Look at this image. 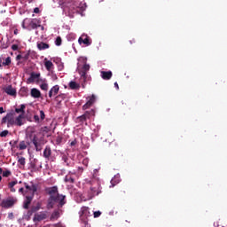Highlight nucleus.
<instances>
[{
    "label": "nucleus",
    "mask_w": 227,
    "mask_h": 227,
    "mask_svg": "<svg viewBox=\"0 0 227 227\" xmlns=\"http://www.w3.org/2000/svg\"><path fill=\"white\" fill-rule=\"evenodd\" d=\"M47 194H49L47 208H54V205L57 204L58 208H63L64 205H67V196L59 194L58 186H52L45 189Z\"/></svg>",
    "instance_id": "1"
},
{
    "label": "nucleus",
    "mask_w": 227,
    "mask_h": 227,
    "mask_svg": "<svg viewBox=\"0 0 227 227\" xmlns=\"http://www.w3.org/2000/svg\"><path fill=\"white\" fill-rule=\"evenodd\" d=\"M84 10H86V4H82L79 0H74L64 4V12L70 17H74L75 13H82Z\"/></svg>",
    "instance_id": "2"
},
{
    "label": "nucleus",
    "mask_w": 227,
    "mask_h": 227,
    "mask_svg": "<svg viewBox=\"0 0 227 227\" xmlns=\"http://www.w3.org/2000/svg\"><path fill=\"white\" fill-rule=\"evenodd\" d=\"M6 124L8 129L15 125V112L13 110H12L4 118H2L1 125H6Z\"/></svg>",
    "instance_id": "3"
},
{
    "label": "nucleus",
    "mask_w": 227,
    "mask_h": 227,
    "mask_svg": "<svg viewBox=\"0 0 227 227\" xmlns=\"http://www.w3.org/2000/svg\"><path fill=\"white\" fill-rule=\"evenodd\" d=\"M89 217H91V212H90V207L83 206L80 210V220L83 224L88 225Z\"/></svg>",
    "instance_id": "4"
},
{
    "label": "nucleus",
    "mask_w": 227,
    "mask_h": 227,
    "mask_svg": "<svg viewBox=\"0 0 227 227\" xmlns=\"http://www.w3.org/2000/svg\"><path fill=\"white\" fill-rule=\"evenodd\" d=\"M31 141L35 148V151L42 152L43 146L45 145V139H43V137H38L35 135Z\"/></svg>",
    "instance_id": "5"
},
{
    "label": "nucleus",
    "mask_w": 227,
    "mask_h": 227,
    "mask_svg": "<svg viewBox=\"0 0 227 227\" xmlns=\"http://www.w3.org/2000/svg\"><path fill=\"white\" fill-rule=\"evenodd\" d=\"M18 200L16 197H8L5 200H3L1 202V207L3 208H12L16 203Z\"/></svg>",
    "instance_id": "6"
},
{
    "label": "nucleus",
    "mask_w": 227,
    "mask_h": 227,
    "mask_svg": "<svg viewBox=\"0 0 227 227\" xmlns=\"http://www.w3.org/2000/svg\"><path fill=\"white\" fill-rule=\"evenodd\" d=\"M102 192V188H100V185H97L96 187H90V189L88 191V199L93 200L95 196H98Z\"/></svg>",
    "instance_id": "7"
},
{
    "label": "nucleus",
    "mask_w": 227,
    "mask_h": 227,
    "mask_svg": "<svg viewBox=\"0 0 227 227\" xmlns=\"http://www.w3.org/2000/svg\"><path fill=\"white\" fill-rule=\"evenodd\" d=\"M42 208V202H37L35 205L31 206L30 209L27 212L26 217L31 219L33 214H36Z\"/></svg>",
    "instance_id": "8"
},
{
    "label": "nucleus",
    "mask_w": 227,
    "mask_h": 227,
    "mask_svg": "<svg viewBox=\"0 0 227 227\" xmlns=\"http://www.w3.org/2000/svg\"><path fill=\"white\" fill-rule=\"evenodd\" d=\"M88 72H90V64H84L79 70L81 79L83 81V82H86V79H88Z\"/></svg>",
    "instance_id": "9"
},
{
    "label": "nucleus",
    "mask_w": 227,
    "mask_h": 227,
    "mask_svg": "<svg viewBox=\"0 0 227 227\" xmlns=\"http://www.w3.org/2000/svg\"><path fill=\"white\" fill-rule=\"evenodd\" d=\"M48 217L47 211H43L40 213H35L33 218L34 223H40V221H43Z\"/></svg>",
    "instance_id": "10"
},
{
    "label": "nucleus",
    "mask_w": 227,
    "mask_h": 227,
    "mask_svg": "<svg viewBox=\"0 0 227 227\" xmlns=\"http://www.w3.org/2000/svg\"><path fill=\"white\" fill-rule=\"evenodd\" d=\"M33 198H35V195L33 194L26 196L23 202V208H25V210H29V206L31 205V201H33Z\"/></svg>",
    "instance_id": "11"
},
{
    "label": "nucleus",
    "mask_w": 227,
    "mask_h": 227,
    "mask_svg": "<svg viewBox=\"0 0 227 227\" xmlns=\"http://www.w3.org/2000/svg\"><path fill=\"white\" fill-rule=\"evenodd\" d=\"M28 24L32 29H38V27H42V21L37 19H33L28 21Z\"/></svg>",
    "instance_id": "12"
},
{
    "label": "nucleus",
    "mask_w": 227,
    "mask_h": 227,
    "mask_svg": "<svg viewBox=\"0 0 227 227\" xmlns=\"http://www.w3.org/2000/svg\"><path fill=\"white\" fill-rule=\"evenodd\" d=\"M78 42H79L80 44L83 43L87 47H89V45H91V39H90V36H88V35H82L78 39Z\"/></svg>",
    "instance_id": "13"
},
{
    "label": "nucleus",
    "mask_w": 227,
    "mask_h": 227,
    "mask_svg": "<svg viewBox=\"0 0 227 227\" xmlns=\"http://www.w3.org/2000/svg\"><path fill=\"white\" fill-rule=\"evenodd\" d=\"M20 59H21V61H20ZM27 59H29V53L19 54L16 57V61H20V63H24V62L27 61Z\"/></svg>",
    "instance_id": "14"
},
{
    "label": "nucleus",
    "mask_w": 227,
    "mask_h": 227,
    "mask_svg": "<svg viewBox=\"0 0 227 227\" xmlns=\"http://www.w3.org/2000/svg\"><path fill=\"white\" fill-rule=\"evenodd\" d=\"M4 91L7 95H10L11 97H15V95H17V90L12 85L5 87Z\"/></svg>",
    "instance_id": "15"
},
{
    "label": "nucleus",
    "mask_w": 227,
    "mask_h": 227,
    "mask_svg": "<svg viewBox=\"0 0 227 227\" xmlns=\"http://www.w3.org/2000/svg\"><path fill=\"white\" fill-rule=\"evenodd\" d=\"M58 93H59V85H55L49 91L50 98H52V97H56Z\"/></svg>",
    "instance_id": "16"
},
{
    "label": "nucleus",
    "mask_w": 227,
    "mask_h": 227,
    "mask_svg": "<svg viewBox=\"0 0 227 227\" xmlns=\"http://www.w3.org/2000/svg\"><path fill=\"white\" fill-rule=\"evenodd\" d=\"M23 118V114H19L16 118L14 117V125H16V127H22V125H24Z\"/></svg>",
    "instance_id": "17"
},
{
    "label": "nucleus",
    "mask_w": 227,
    "mask_h": 227,
    "mask_svg": "<svg viewBox=\"0 0 227 227\" xmlns=\"http://www.w3.org/2000/svg\"><path fill=\"white\" fill-rule=\"evenodd\" d=\"M24 185H25V189H27V191H30L32 192L31 194H33V196H35V192H36V191H38V185H36V184H32L30 186L27 183H25Z\"/></svg>",
    "instance_id": "18"
},
{
    "label": "nucleus",
    "mask_w": 227,
    "mask_h": 227,
    "mask_svg": "<svg viewBox=\"0 0 227 227\" xmlns=\"http://www.w3.org/2000/svg\"><path fill=\"white\" fill-rule=\"evenodd\" d=\"M101 77L104 79V81H109L111 77H113V72L111 71H101Z\"/></svg>",
    "instance_id": "19"
},
{
    "label": "nucleus",
    "mask_w": 227,
    "mask_h": 227,
    "mask_svg": "<svg viewBox=\"0 0 227 227\" xmlns=\"http://www.w3.org/2000/svg\"><path fill=\"white\" fill-rule=\"evenodd\" d=\"M83 116L85 117V120H87V121L88 120L91 121V119L95 116V110L91 109V110L86 111L83 114Z\"/></svg>",
    "instance_id": "20"
},
{
    "label": "nucleus",
    "mask_w": 227,
    "mask_h": 227,
    "mask_svg": "<svg viewBox=\"0 0 227 227\" xmlns=\"http://www.w3.org/2000/svg\"><path fill=\"white\" fill-rule=\"evenodd\" d=\"M76 122L80 123V125H85L88 127V120L83 114L76 118Z\"/></svg>",
    "instance_id": "21"
},
{
    "label": "nucleus",
    "mask_w": 227,
    "mask_h": 227,
    "mask_svg": "<svg viewBox=\"0 0 227 227\" xmlns=\"http://www.w3.org/2000/svg\"><path fill=\"white\" fill-rule=\"evenodd\" d=\"M51 155H52V150L51 149V146L47 145L43 151V157L49 160Z\"/></svg>",
    "instance_id": "22"
},
{
    "label": "nucleus",
    "mask_w": 227,
    "mask_h": 227,
    "mask_svg": "<svg viewBox=\"0 0 227 227\" xmlns=\"http://www.w3.org/2000/svg\"><path fill=\"white\" fill-rule=\"evenodd\" d=\"M26 105H20V107L15 108L14 114H26Z\"/></svg>",
    "instance_id": "23"
},
{
    "label": "nucleus",
    "mask_w": 227,
    "mask_h": 227,
    "mask_svg": "<svg viewBox=\"0 0 227 227\" xmlns=\"http://www.w3.org/2000/svg\"><path fill=\"white\" fill-rule=\"evenodd\" d=\"M31 97H33V98H40L42 97V92H40L38 89L34 88L31 90Z\"/></svg>",
    "instance_id": "24"
},
{
    "label": "nucleus",
    "mask_w": 227,
    "mask_h": 227,
    "mask_svg": "<svg viewBox=\"0 0 227 227\" xmlns=\"http://www.w3.org/2000/svg\"><path fill=\"white\" fill-rule=\"evenodd\" d=\"M64 181L66 182V184H74V183H75V178H74V177L72 176V174H67V175L65 176Z\"/></svg>",
    "instance_id": "25"
},
{
    "label": "nucleus",
    "mask_w": 227,
    "mask_h": 227,
    "mask_svg": "<svg viewBox=\"0 0 227 227\" xmlns=\"http://www.w3.org/2000/svg\"><path fill=\"white\" fill-rule=\"evenodd\" d=\"M59 212H61L59 208L54 210L50 217L51 221L58 219L59 217Z\"/></svg>",
    "instance_id": "26"
},
{
    "label": "nucleus",
    "mask_w": 227,
    "mask_h": 227,
    "mask_svg": "<svg viewBox=\"0 0 227 227\" xmlns=\"http://www.w3.org/2000/svg\"><path fill=\"white\" fill-rule=\"evenodd\" d=\"M40 77V73H31L30 77L28 78V82H35L36 79Z\"/></svg>",
    "instance_id": "27"
},
{
    "label": "nucleus",
    "mask_w": 227,
    "mask_h": 227,
    "mask_svg": "<svg viewBox=\"0 0 227 227\" xmlns=\"http://www.w3.org/2000/svg\"><path fill=\"white\" fill-rule=\"evenodd\" d=\"M49 43H47L41 42L37 43V49H39V51H45V49H49Z\"/></svg>",
    "instance_id": "28"
},
{
    "label": "nucleus",
    "mask_w": 227,
    "mask_h": 227,
    "mask_svg": "<svg viewBox=\"0 0 227 227\" xmlns=\"http://www.w3.org/2000/svg\"><path fill=\"white\" fill-rule=\"evenodd\" d=\"M69 88L70 90H79L81 88V85L74 81H71L69 82Z\"/></svg>",
    "instance_id": "29"
},
{
    "label": "nucleus",
    "mask_w": 227,
    "mask_h": 227,
    "mask_svg": "<svg viewBox=\"0 0 227 227\" xmlns=\"http://www.w3.org/2000/svg\"><path fill=\"white\" fill-rule=\"evenodd\" d=\"M27 145H29V142L20 141L19 145L20 150H26V148H27Z\"/></svg>",
    "instance_id": "30"
},
{
    "label": "nucleus",
    "mask_w": 227,
    "mask_h": 227,
    "mask_svg": "<svg viewBox=\"0 0 227 227\" xmlns=\"http://www.w3.org/2000/svg\"><path fill=\"white\" fill-rule=\"evenodd\" d=\"M44 67H45L46 70H51L52 68V67H54V64H52V61L47 60L44 63Z\"/></svg>",
    "instance_id": "31"
},
{
    "label": "nucleus",
    "mask_w": 227,
    "mask_h": 227,
    "mask_svg": "<svg viewBox=\"0 0 227 227\" xmlns=\"http://www.w3.org/2000/svg\"><path fill=\"white\" fill-rule=\"evenodd\" d=\"M4 67H10L12 65V57H7L3 62Z\"/></svg>",
    "instance_id": "32"
},
{
    "label": "nucleus",
    "mask_w": 227,
    "mask_h": 227,
    "mask_svg": "<svg viewBox=\"0 0 227 227\" xmlns=\"http://www.w3.org/2000/svg\"><path fill=\"white\" fill-rule=\"evenodd\" d=\"M87 99H88V102H90V105L93 106L95 104V100H96L95 95H92V96L87 98Z\"/></svg>",
    "instance_id": "33"
},
{
    "label": "nucleus",
    "mask_w": 227,
    "mask_h": 227,
    "mask_svg": "<svg viewBox=\"0 0 227 227\" xmlns=\"http://www.w3.org/2000/svg\"><path fill=\"white\" fill-rule=\"evenodd\" d=\"M62 42H63V40L61 39V37H60V36H58V37L56 38V40H55V44H56L58 47H59V45H61Z\"/></svg>",
    "instance_id": "34"
},
{
    "label": "nucleus",
    "mask_w": 227,
    "mask_h": 227,
    "mask_svg": "<svg viewBox=\"0 0 227 227\" xmlns=\"http://www.w3.org/2000/svg\"><path fill=\"white\" fill-rule=\"evenodd\" d=\"M40 88H41V90H43V91H47V90H49V84H47V83H42V84L40 85Z\"/></svg>",
    "instance_id": "35"
},
{
    "label": "nucleus",
    "mask_w": 227,
    "mask_h": 227,
    "mask_svg": "<svg viewBox=\"0 0 227 227\" xmlns=\"http://www.w3.org/2000/svg\"><path fill=\"white\" fill-rule=\"evenodd\" d=\"M19 164H20V166H26V158L21 157L18 160Z\"/></svg>",
    "instance_id": "36"
},
{
    "label": "nucleus",
    "mask_w": 227,
    "mask_h": 227,
    "mask_svg": "<svg viewBox=\"0 0 227 227\" xmlns=\"http://www.w3.org/2000/svg\"><path fill=\"white\" fill-rule=\"evenodd\" d=\"M93 105H90V101H87L85 105L82 106V110L86 111V109H90V106Z\"/></svg>",
    "instance_id": "37"
},
{
    "label": "nucleus",
    "mask_w": 227,
    "mask_h": 227,
    "mask_svg": "<svg viewBox=\"0 0 227 227\" xmlns=\"http://www.w3.org/2000/svg\"><path fill=\"white\" fill-rule=\"evenodd\" d=\"M39 116H40L41 121H43V120H45V112H43V110H41L39 112Z\"/></svg>",
    "instance_id": "38"
},
{
    "label": "nucleus",
    "mask_w": 227,
    "mask_h": 227,
    "mask_svg": "<svg viewBox=\"0 0 227 227\" xmlns=\"http://www.w3.org/2000/svg\"><path fill=\"white\" fill-rule=\"evenodd\" d=\"M30 19L26 18L22 22V28L26 29V24H29Z\"/></svg>",
    "instance_id": "39"
},
{
    "label": "nucleus",
    "mask_w": 227,
    "mask_h": 227,
    "mask_svg": "<svg viewBox=\"0 0 227 227\" xmlns=\"http://www.w3.org/2000/svg\"><path fill=\"white\" fill-rule=\"evenodd\" d=\"M57 100H65V98H67V95L66 94H59L56 97Z\"/></svg>",
    "instance_id": "40"
},
{
    "label": "nucleus",
    "mask_w": 227,
    "mask_h": 227,
    "mask_svg": "<svg viewBox=\"0 0 227 227\" xmlns=\"http://www.w3.org/2000/svg\"><path fill=\"white\" fill-rule=\"evenodd\" d=\"M8 134H10V131H8V129H5L0 133V137H6Z\"/></svg>",
    "instance_id": "41"
},
{
    "label": "nucleus",
    "mask_w": 227,
    "mask_h": 227,
    "mask_svg": "<svg viewBox=\"0 0 227 227\" xmlns=\"http://www.w3.org/2000/svg\"><path fill=\"white\" fill-rule=\"evenodd\" d=\"M94 218L97 219L98 217H100L102 215V212L101 211H95L93 213Z\"/></svg>",
    "instance_id": "42"
},
{
    "label": "nucleus",
    "mask_w": 227,
    "mask_h": 227,
    "mask_svg": "<svg viewBox=\"0 0 227 227\" xmlns=\"http://www.w3.org/2000/svg\"><path fill=\"white\" fill-rule=\"evenodd\" d=\"M2 175H3V176L8 177V176H10V175H12V171L5 170V171L3 172Z\"/></svg>",
    "instance_id": "43"
},
{
    "label": "nucleus",
    "mask_w": 227,
    "mask_h": 227,
    "mask_svg": "<svg viewBox=\"0 0 227 227\" xmlns=\"http://www.w3.org/2000/svg\"><path fill=\"white\" fill-rule=\"evenodd\" d=\"M62 159L67 166H70V163L68 162V157L64 155Z\"/></svg>",
    "instance_id": "44"
},
{
    "label": "nucleus",
    "mask_w": 227,
    "mask_h": 227,
    "mask_svg": "<svg viewBox=\"0 0 227 227\" xmlns=\"http://www.w3.org/2000/svg\"><path fill=\"white\" fill-rule=\"evenodd\" d=\"M18 182L17 181H12L8 184V187H15L17 185Z\"/></svg>",
    "instance_id": "45"
},
{
    "label": "nucleus",
    "mask_w": 227,
    "mask_h": 227,
    "mask_svg": "<svg viewBox=\"0 0 227 227\" xmlns=\"http://www.w3.org/2000/svg\"><path fill=\"white\" fill-rule=\"evenodd\" d=\"M34 120L36 123H40V121H42V120L40 119V116L38 115H34Z\"/></svg>",
    "instance_id": "46"
},
{
    "label": "nucleus",
    "mask_w": 227,
    "mask_h": 227,
    "mask_svg": "<svg viewBox=\"0 0 227 227\" xmlns=\"http://www.w3.org/2000/svg\"><path fill=\"white\" fill-rule=\"evenodd\" d=\"M12 51H19V44H12Z\"/></svg>",
    "instance_id": "47"
},
{
    "label": "nucleus",
    "mask_w": 227,
    "mask_h": 227,
    "mask_svg": "<svg viewBox=\"0 0 227 227\" xmlns=\"http://www.w3.org/2000/svg\"><path fill=\"white\" fill-rule=\"evenodd\" d=\"M120 181H116V179H112L111 180V184H112V185H113V187H114V185H116V184H118Z\"/></svg>",
    "instance_id": "48"
},
{
    "label": "nucleus",
    "mask_w": 227,
    "mask_h": 227,
    "mask_svg": "<svg viewBox=\"0 0 227 227\" xmlns=\"http://www.w3.org/2000/svg\"><path fill=\"white\" fill-rule=\"evenodd\" d=\"M19 192H21V194H23V196H26V192L24 191V188H20Z\"/></svg>",
    "instance_id": "49"
},
{
    "label": "nucleus",
    "mask_w": 227,
    "mask_h": 227,
    "mask_svg": "<svg viewBox=\"0 0 227 227\" xmlns=\"http://www.w3.org/2000/svg\"><path fill=\"white\" fill-rule=\"evenodd\" d=\"M77 145V140H74L70 143V146H75Z\"/></svg>",
    "instance_id": "50"
},
{
    "label": "nucleus",
    "mask_w": 227,
    "mask_h": 227,
    "mask_svg": "<svg viewBox=\"0 0 227 227\" xmlns=\"http://www.w3.org/2000/svg\"><path fill=\"white\" fill-rule=\"evenodd\" d=\"M34 13H40V8L35 7V8L34 9Z\"/></svg>",
    "instance_id": "51"
},
{
    "label": "nucleus",
    "mask_w": 227,
    "mask_h": 227,
    "mask_svg": "<svg viewBox=\"0 0 227 227\" xmlns=\"http://www.w3.org/2000/svg\"><path fill=\"white\" fill-rule=\"evenodd\" d=\"M3 63H4V59L0 58V68H1V67H3Z\"/></svg>",
    "instance_id": "52"
},
{
    "label": "nucleus",
    "mask_w": 227,
    "mask_h": 227,
    "mask_svg": "<svg viewBox=\"0 0 227 227\" xmlns=\"http://www.w3.org/2000/svg\"><path fill=\"white\" fill-rule=\"evenodd\" d=\"M8 218L9 219H13V213H9L8 214Z\"/></svg>",
    "instance_id": "53"
},
{
    "label": "nucleus",
    "mask_w": 227,
    "mask_h": 227,
    "mask_svg": "<svg viewBox=\"0 0 227 227\" xmlns=\"http://www.w3.org/2000/svg\"><path fill=\"white\" fill-rule=\"evenodd\" d=\"M3 113H4V107H0V114H3Z\"/></svg>",
    "instance_id": "54"
},
{
    "label": "nucleus",
    "mask_w": 227,
    "mask_h": 227,
    "mask_svg": "<svg viewBox=\"0 0 227 227\" xmlns=\"http://www.w3.org/2000/svg\"><path fill=\"white\" fill-rule=\"evenodd\" d=\"M9 189H11V192H16V190L13 188V186L12 187H9Z\"/></svg>",
    "instance_id": "55"
},
{
    "label": "nucleus",
    "mask_w": 227,
    "mask_h": 227,
    "mask_svg": "<svg viewBox=\"0 0 227 227\" xmlns=\"http://www.w3.org/2000/svg\"><path fill=\"white\" fill-rule=\"evenodd\" d=\"M114 86L115 88H117V90H120V86L118 85V82H114Z\"/></svg>",
    "instance_id": "56"
},
{
    "label": "nucleus",
    "mask_w": 227,
    "mask_h": 227,
    "mask_svg": "<svg viewBox=\"0 0 227 227\" xmlns=\"http://www.w3.org/2000/svg\"><path fill=\"white\" fill-rule=\"evenodd\" d=\"M129 43H131V44H132V43H136V40H134V39H133V40H130V41H129Z\"/></svg>",
    "instance_id": "57"
},
{
    "label": "nucleus",
    "mask_w": 227,
    "mask_h": 227,
    "mask_svg": "<svg viewBox=\"0 0 227 227\" xmlns=\"http://www.w3.org/2000/svg\"><path fill=\"white\" fill-rule=\"evenodd\" d=\"M4 171H3V168H0V175H3Z\"/></svg>",
    "instance_id": "58"
},
{
    "label": "nucleus",
    "mask_w": 227,
    "mask_h": 227,
    "mask_svg": "<svg viewBox=\"0 0 227 227\" xmlns=\"http://www.w3.org/2000/svg\"><path fill=\"white\" fill-rule=\"evenodd\" d=\"M43 129H44V131H46V132H47V130H49V128H47V127H44Z\"/></svg>",
    "instance_id": "59"
},
{
    "label": "nucleus",
    "mask_w": 227,
    "mask_h": 227,
    "mask_svg": "<svg viewBox=\"0 0 227 227\" xmlns=\"http://www.w3.org/2000/svg\"><path fill=\"white\" fill-rule=\"evenodd\" d=\"M41 27L42 31H43V29H44L43 26L41 25V27Z\"/></svg>",
    "instance_id": "60"
},
{
    "label": "nucleus",
    "mask_w": 227,
    "mask_h": 227,
    "mask_svg": "<svg viewBox=\"0 0 227 227\" xmlns=\"http://www.w3.org/2000/svg\"><path fill=\"white\" fill-rule=\"evenodd\" d=\"M53 79H58V77L56 75L53 76Z\"/></svg>",
    "instance_id": "61"
},
{
    "label": "nucleus",
    "mask_w": 227,
    "mask_h": 227,
    "mask_svg": "<svg viewBox=\"0 0 227 227\" xmlns=\"http://www.w3.org/2000/svg\"><path fill=\"white\" fill-rule=\"evenodd\" d=\"M14 35H17V30L14 31Z\"/></svg>",
    "instance_id": "62"
},
{
    "label": "nucleus",
    "mask_w": 227,
    "mask_h": 227,
    "mask_svg": "<svg viewBox=\"0 0 227 227\" xmlns=\"http://www.w3.org/2000/svg\"><path fill=\"white\" fill-rule=\"evenodd\" d=\"M1 180H3V177L0 176V182H1Z\"/></svg>",
    "instance_id": "63"
}]
</instances>
